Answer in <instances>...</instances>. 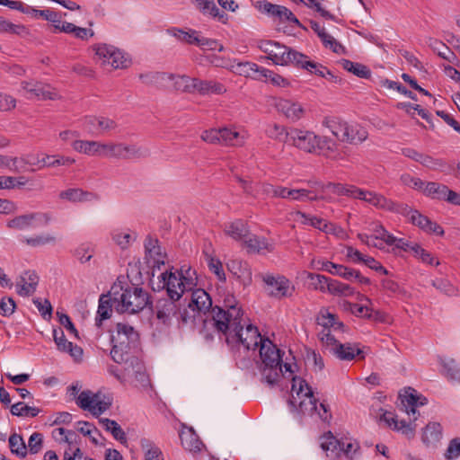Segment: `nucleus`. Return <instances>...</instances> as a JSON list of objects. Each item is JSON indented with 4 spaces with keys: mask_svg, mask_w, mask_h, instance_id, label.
<instances>
[{
    "mask_svg": "<svg viewBox=\"0 0 460 460\" xmlns=\"http://www.w3.org/2000/svg\"><path fill=\"white\" fill-rule=\"evenodd\" d=\"M138 334L133 327L124 324H117V334L112 336L114 343L111 351L112 359L118 364H124V370L128 376L145 382L146 376L143 363L135 356L128 353L130 343L137 341Z\"/></svg>",
    "mask_w": 460,
    "mask_h": 460,
    "instance_id": "f257e3e1",
    "label": "nucleus"
},
{
    "mask_svg": "<svg viewBox=\"0 0 460 460\" xmlns=\"http://www.w3.org/2000/svg\"><path fill=\"white\" fill-rule=\"evenodd\" d=\"M110 295L119 313L137 314L150 304L148 293L133 284L114 283Z\"/></svg>",
    "mask_w": 460,
    "mask_h": 460,
    "instance_id": "f03ea898",
    "label": "nucleus"
},
{
    "mask_svg": "<svg viewBox=\"0 0 460 460\" xmlns=\"http://www.w3.org/2000/svg\"><path fill=\"white\" fill-rule=\"evenodd\" d=\"M279 352V349L268 339L260 346L261 380L270 386L276 385L282 376V359Z\"/></svg>",
    "mask_w": 460,
    "mask_h": 460,
    "instance_id": "7ed1b4c3",
    "label": "nucleus"
},
{
    "mask_svg": "<svg viewBox=\"0 0 460 460\" xmlns=\"http://www.w3.org/2000/svg\"><path fill=\"white\" fill-rule=\"evenodd\" d=\"M162 288L166 289L168 298L179 301L185 292L192 290L196 286L194 279L190 274V269L186 270L183 274V267L180 271H164L159 276Z\"/></svg>",
    "mask_w": 460,
    "mask_h": 460,
    "instance_id": "20e7f679",
    "label": "nucleus"
},
{
    "mask_svg": "<svg viewBox=\"0 0 460 460\" xmlns=\"http://www.w3.org/2000/svg\"><path fill=\"white\" fill-rule=\"evenodd\" d=\"M224 306L225 308L215 306L211 312L213 325L222 334H226L230 326L236 328L239 320H242L243 316L242 308L237 306L235 298L233 296H228L225 298Z\"/></svg>",
    "mask_w": 460,
    "mask_h": 460,
    "instance_id": "39448f33",
    "label": "nucleus"
},
{
    "mask_svg": "<svg viewBox=\"0 0 460 460\" xmlns=\"http://www.w3.org/2000/svg\"><path fill=\"white\" fill-rule=\"evenodd\" d=\"M291 391L292 393H296L299 397L304 396L308 399V404L310 405V408L307 409L305 401L302 400L299 402L301 411H304L305 408V410L315 411L321 420L326 422H329L332 420V415L331 413L329 405L323 402H320L319 405L317 404L318 400L314 396L311 386H309L305 380L293 377Z\"/></svg>",
    "mask_w": 460,
    "mask_h": 460,
    "instance_id": "423d86ee",
    "label": "nucleus"
},
{
    "mask_svg": "<svg viewBox=\"0 0 460 460\" xmlns=\"http://www.w3.org/2000/svg\"><path fill=\"white\" fill-rule=\"evenodd\" d=\"M244 321L243 318L239 320V323L234 326H230V329L226 332V341L230 343L241 344L246 349H255L257 347L261 345L266 339H262L257 327L252 324H247L245 330L243 329Z\"/></svg>",
    "mask_w": 460,
    "mask_h": 460,
    "instance_id": "0eeeda50",
    "label": "nucleus"
},
{
    "mask_svg": "<svg viewBox=\"0 0 460 460\" xmlns=\"http://www.w3.org/2000/svg\"><path fill=\"white\" fill-rule=\"evenodd\" d=\"M260 49L275 65L296 66L299 58H303V53L271 40L262 41Z\"/></svg>",
    "mask_w": 460,
    "mask_h": 460,
    "instance_id": "6e6552de",
    "label": "nucleus"
},
{
    "mask_svg": "<svg viewBox=\"0 0 460 460\" xmlns=\"http://www.w3.org/2000/svg\"><path fill=\"white\" fill-rule=\"evenodd\" d=\"M93 49L102 65H109L114 69H123L129 66L130 60L124 53L115 46L106 43H98L93 46Z\"/></svg>",
    "mask_w": 460,
    "mask_h": 460,
    "instance_id": "1a4fd4ad",
    "label": "nucleus"
},
{
    "mask_svg": "<svg viewBox=\"0 0 460 460\" xmlns=\"http://www.w3.org/2000/svg\"><path fill=\"white\" fill-rule=\"evenodd\" d=\"M21 88L26 98L31 100L46 101L59 98L58 93L55 88L41 82L34 80L22 81Z\"/></svg>",
    "mask_w": 460,
    "mask_h": 460,
    "instance_id": "9d476101",
    "label": "nucleus"
},
{
    "mask_svg": "<svg viewBox=\"0 0 460 460\" xmlns=\"http://www.w3.org/2000/svg\"><path fill=\"white\" fill-rule=\"evenodd\" d=\"M253 5L259 12L267 14L274 20H279L282 22L288 21L297 25L298 27H302L299 20L289 9L285 6L274 4L266 0L256 1Z\"/></svg>",
    "mask_w": 460,
    "mask_h": 460,
    "instance_id": "9b49d317",
    "label": "nucleus"
},
{
    "mask_svg": "<svg viewBox=\"0 0 460 460\" xmlns=\"http://www.w3.org/2000/svg\"><path fill=\"white\" fill-rule=\"evenodd\" d=\"M76 404L83 410L89 411L93 415H100L109 409L110 403L101 399L100 394L90 390L83 391L76 398Z\"/></svg>",
    "mask_w": 460,
    "mask_h": 460,
    "instance_id": "f8f14e48",
    "label": "nucleus"
},
{
    "mask_svg": "<svg viewBox=\"0 0 460 460\" xmlns=\"http://www.w3.org/2000/svg\"><path fill=\"white\" fill-rule=\"evenodd\" d=\"M262 280L267 286L270 296L277 298L290 296L294 290L290 281L281 275L273 276L267 274L262 277Z\"/></svg>",
    "mask_w": 460,
    "mask_h": 460,
    "instance_id": "ddd939ff",
    "label": "nucleus"
},
{
    "mask_svg": "<svg viewBox=\"0 0 460 460\" xmlns=\"http://www.w3.org/2000/svg\"><path fill=\"white\" fill-rule=\"evenodd\" d=\"M289 145L306 153H314L317 135L313 131L291 128H289Z\"/></svg>",
    "mask_w": 460,
    "mask_h": 460,
    "instance_id": "4468645a",
    "label": "nucleus"
},
{
    "mask_svg": "<svg viewBox=\"0 0 460 460\" xmlns=\"http://www.w3.org/2000/svg\"><path fill=\"white\" fill-rule=\"evenodd\" d=\"M178 301L170 298H160L152 307V312L155 319L164 324L169 325L173 317L178 314Z\"/></svg>",
    "mask_w": 460,
    "mask_h": 460,
    "instance_id": "2eb2a0df",
    "label": "nucleus"
},
{
    "mask_svg": "<svg viewBox=\"0 0 460 460\" xmlns=\"http://www.w3.org/2000/svg\"><path fill=\"white\" fill-rule=\"evenodd\" d=\"M275 108L280 114L292 122L301 119L305 114V110L300 102L289 99H277Z\"/></svg>",
    "mask_w": 460,
    "mask_h": 460,
    "instance_id": "dca6fc26",
    "label": "nucleus"
},
{
    "mask_svg": "<svg viewBox=\"0 0 460 460\" xmlns=\"http://www.w3.org/2000/svg\"><path fill=\"white\" fill-rule=\"evenodd\" d=\"M145 259L146 263L155 270L160 269L161 265L165 263V254L162 252L159 241L148 235L145 240Z\"/></svg>",
    "mask_w": 460,
    "mask_h": 460,
    "instance_id": "f3484780",
    "label": "nucleus"
},
{
    "mask_svg": "<svg viewBox=\"0 0 460 460\" xmlns=\"http://www.w3.org/2000/svg\"><path fill=\"white\" fill-rule=\"evenodd\" d=\"M400 212L407 214L410 217L411 223L415 226H418L425 232L432 233L437 235L444 234V230L438 224L432 222L430 219H429L426 216L420 214L419 211L413 210L407 207L406 209L402 208V211Z\"/></svg>",
    "mask_w": 460,
    "mask_h": 460,
    "instance_id": "a211bd4d",
    "label": "nucleus"
},
{
    "mask_svg": "<svg viewBox=\"0 0 460 460\" xmlns=\"http://www.w3.org/2000/svg\"><path fill=\"white\" fill-rule=\"evenodd\" d=\"M188 307L190 311H196L199 314H205L210 309L212 310V300L204 289H196L190 295Z\"/></svg>",
    "mask_w": 460,
    "mask_h": 460,
    "instance_id": "6ab92c4d",
    "label": "nucleus"
},
{
    "mask_svg": "<svg viewBox=\"0 0 460 460\" xmlns=\"http://www.w3.org/2000/svg\"><path fill=\"white\" fill-rule=\"evenodd\" d=\"M50 220L48 214L31 213L22 215L8 221L7 226L12 229L22 230L32 226L33 221H39L43 225H47Z\"/></svg>",
    "mask_w": 460,
    "mask_h": 460,
    "instance_id": "aec40b11",
    "label": "nucleus"
},
{
    "mask_svg": "<svg viewBox=\"0 0 460 460\" xmlns=\"http://www.w3.org/2000/svg\"><path fill=\"white\" fill-rule=\"evenodd\" d=\"M53 340L58 350L69 353L75 359L82 357L83 349L81 347L74 345L71 341H67L62 329H53Z\"/></svg>",
    "mask_w": 460,
    "mask_h": 460,
    "instance_id": "412c9836",
    "label": "nucleus"
},
{
    "mask_svg": "<svg viewBox=\"0 0 460 460\" xmlns=\"http://www.w3.org/2000/svg\"><path fill=\"white\" fill-rule=\"evenodd\" d=\"M313 267L319 270L327 271L332 275L340 276L347 280H352L351 268H348L341 264H336L329 261H312Z\"/></svg>",
    "mask_w": 460,
    "mask_h": 460,
    "instance_id": "4be33fe9",
    "label": "nucleus"
},
{
    "mask_svg": "<svg viewBox=\"0 0 460 460\" xmlns=\"http://www.w3.org/2000/svg\"><path fill=\"white\" fill-rule=\"evenodd\" d=\"M190 2L202 14H208L224 24L227 23L228 15L224 11L219 10L214 0H190Z\"/></svg>",
    "mask_w": 460,
    "mask_h": 460,
    "instance_id": "5701e85b",
    "label": "nucleus"
},
{
    "mask_svg": "<svg viewBox=\"0 0 460 460\" xmlns=\"http://www.w3.org/2000/svg\"><path fill=\"white\" fill-rule=\"evenodd\" d=\"M366 202L375 206L377 208L392 212H400L402 211V208H407V205L394 203L393 200L386 199L385 196L373 191H369L367 193V199Z\"/></svg>",
    "mask_w": 460,
    "mask_h": 460,
    "instance_id": "b1692460",
    "label": "nucleus"
},
{
    "mask_svg": "<svg viewBox=\"0 0 460 460\" xmlns=\"http://www.w3.org/2000/svg\"><path fill=\"white\" fill-rule=\"evenodd\" d=\"M332 198L328 195L319 193V190L309 186L307 189H293L291 200L296 201H319L325 200L330 201Z\"/></svg>",
    "mask_w": 460,
    "mask_h": 460,
    "instance_id": "393cba45",
    "label": "nucleus"
},
{
    "mask_svg": "<svg viewBox=\"0 0 460 460\" xmlns=\"http://www.w3.org/2000/svg\"><path fill=\"white\" fill-rule=\"evenodd\" d=\"M332 352L341 360H352L356 356L364 358V351L358 344L340 343L332 349Z\"/></svg>",
    "mask_w": 460,
    "mask_h": 460,
    "instance_id": "a878e982",
    "label": "nucleus"
},
{
    "mask_svg": "<svg viewBox=\"0 0 460 460\" xmlns=\"http://www.w3.org/2000/svg\"><path fill=\"white\" fill-rule=\"evenodd\" d=\"M368 137L367 130L358 123H348L343 143L349 145H359Z\"/></svg>",
    "mask_w": 460,
    "mask_h": 460,
    "instance_id": "bb28decb",
    "label": "nucleus"
},
{
    "mask_svg": "<svg viewBox=\"0 0 460 460\" xmlns=\"http://www.w3.org/2000/svg\"><path fill=\"white\" fill-rule=\"evenodd\" d=\"M339 149L337 141L326 136H317L314 146V153L323 155L328 158H336Z\"/></svg>",
    "mask_w": 460,
    "mask_h": 460,
    "instance_id": "cd10ccee",
    "label": "nucleus"
},
{
    "mask_svg": "<svg viewBox=\"0 0 460 460\" xmlns=\"http://www.w3.org/2000/svg\"><path fill=\"white\" fill-rule=\"evenodd\" d=\"M119 160H132L146 158L150 155L148 148L136 145L125 144L120 142Z\"/></svg>",
    "mask_w": 460,
    "mask_h": 460,
    "instance_id": "c85d7f7f",
    "label": "nucleus"
},
{
    "mask_svg": "<svg viewBox=\"0 0 460 460\" xmlns=\"http://www.w3.org/2000/svg\"><path fill=\"white\" fill-rule=\"evenodd\" d=\"M243 243L251 252L264 253L265 252H270L274 250V244L266 238L253 234L251 235L250 234Z\"/></svg>",
    "mask_w": 460,
    "mask_h": 460,
    "instance_id": "c756f323",
    "label": "nucleus"
},
{
    "mask_svg": "<svg viewBox=\"0 0 460 460\" xmlns=\"http://www.w3.org/2000/svg\"><path fill=\"white\" fill-rule=\"evenodd\" d=\"M85 121L99 134H109L118 128L115 120L106 117H89Z\"/></svg>",
    "mask_w": 460,
    "mask_h": 460,
    "instance_id": "7c9ffc66",
    "label": "nucleus"
},
{
    "mask_svg": "<svg viewBox=\"0 0 460 460\" xmlns=\"http://www.w3.org/2000/svg\"><path fill=\"white\" fill-rule=\"evenodd\" d=\"M58 197L61 199L70 202H85L97 199V196L94 193L84 190L80 188H71L62 190Z\"/></svg>",
    "mask_w": 460,
    "mask_h": 460,
    "instance_id": "2f4dec72",
    "label": "nucleus"
},
{
    "mask_svg": "<svg viewBox=\"0 0 460 460\" xmlns=\"http://www.w3.org/2000/svg\"><path fill=\"white\" fill-rule=\"evenodd\" d=\"M180 438L182 447L190 452H199L203 447V443L199 440L192 428L182 429L180 432Z\"/></svg>",
    "mask_w": 460,
    "mask_h": 460,
    "instance_id": "473e14b6",
    "label": "nucleus"
},
{
    "mask_svg": "<svg viewBox=\"0 0 460 460\" xmlns=\"http://www.w3.org/2000/svg\"><path fill=\"white\" fill-rule=\"evenodd\" d=\"M234 73L239 75L250 77L254 80H262V71L264 67L259 66L252 62H240L234 66Z\"/></svg>",
    "mask_w": 460,
    "mask_h": 460,
    "instance_id": "72a5a7b5",
    "label": "nucleus"
},
{
    "mask_svg": "<svg viewBox=\"0 0 460 460\" xmlns=\"http://www.w3.org/2000/svg\"><path fill=\"white\" fill-rule=\"evenodd\" d=\"M112 307H114V305L110 292L107 295H102L99 299L97 317L95 319L96 326L101 327L102 321L107 320L111 316Z\"/></svg>",
    "mask_w": 460,
    "mask_h": 460,
    "instance_id": "f704fd0d",
    "label": "nucleus"
},
{
    "mask_svg": "<svg viewBox=\"0 0 460 460\" xmlns=\"http://www.w3.org/2000/svg\"><path fill=\"white\" fill-rule=\"evenodd\" d=\"M347 124V121L335 117H327L323 120V126L327 128L337 140L342 143L343 137H345Z\"/></svg>",
    "mask_w": 460,
    "mask_h": 460,
    "instance_id": "c9c22d12",
    "label": "nucleus"
},
{
    "mask_svg": "<svg viewBox=\"0 0 460 460\" xmlns=\"http://www.w3.org/2000/svg\"><path fill=\"white\" fill-rule=\"evenodd\" d=\"M195 92H199L200 94L217 93L221 94L225 93L226 87L221 83L212 80H200L198 78L194 79Z\"/></svg>",
    "mask_w": 460,
    "mask_h": 460,
    "instance_id": "e433bc0d",
    "label": "nucleus"
},
{
    "mask_svg": "<svg viewBox=\"0 0 460 460\" xmlns=\"http://www.w3.org/2000/svg\"><path fill=\"white\" fill-rule=\"evenodd\" d=\"M247 224L243 220H235L226 226L225 233L236 241L245 240L249 235Z\"/></svg>",
    "mask_w": 460,
    "mask_h": 460,
    "instance_id": "4c0bfd02",
    "label": "nucleus"
},
{
    "mask_svg": "<svg viewBox=\"0 0 460 460\" xmlns=\"http://www.w3.org/2000/svg\"><path fill=\"white\" fill-rule=\"evenodd\" d=\"M168 32L171 35H172L173 37H175L176 39H178L179 40L185 42L187 44L195 45V46H198L200 36H201L200 31H195L192 29H189L188 31H185L181 29L172 28V29L168 30Z\"/></svg>",
    "mask_w": 460,
    "mask_h": 460,
    "instance_id": "58836bf2",
    "label": "nucleus"
},
{
    "mask_svg": "<svg viewBox=\"0 0 460 460\" xmlns=\"http://www.w3.org/2000/svg\"><path fill=\"white\" fill-rule=\"evenodd\" d=\"M220 145L241 146L244 144V137L241 136L239 132L223 128H220Z\"/></svg>",
    "mask_w": 460,
    "mask_h": 460,
    "instance_id": "ea45409f",
    "label": "nucleus"
},
{
    "mask_svg": "<svg viewBox=\"0 0 460 460\" xmlns=\"http://www.w3.org/2000/svg\"><path fill=\"white\" fill-rule=\"evenodd\" d=\"M442 438V427L438 422L428 424L422 433V441L426 445H435Z\"/></svg>",
    "mask_w": 460,
    "mask_h": 460,
    "instance_id": "a19ab883",
    "label": "nucleus"
},
{
    "mask_svg": "<svg viewBox=\"0 0 460 460\" xmlns=\"http://www.w3.org/2000/svg\"><path fill=\"white\" fill-rule=\"evenodd\" d=\"M265 134L271 139L281 143L289 142V129L277 123H270L265 128Z\"/></svg>",
    "mask_w": 460,
    "mask_h": 460,
    "instance_id": "79ce46f5",
    "label": "nucleus"
},
{
    "mask_svg": "<svg viewBox=\"0 0 460 460\" xmlns=\"http://www.w3.org/2000/svg\"><path fill=\"white\" fill-rule=\"evenodd\" d=\"M439 362L443 367V374L447 379L455 382H460V367L454 358H439Z\"/></svg>",
    "mask_w": 460,
    "mask_h": 460,
    "instance_id": "37998d69",
    "label": "nucleus"
},
{
    "mask_svg": "<svg viewBox=\"0 0 460 460\" xmlns=\"http://www.w3.org/2000/svg\"><path fill=\"white\" fill-rule=\"evenodd\" d=\"M72 146L75 151L88 155H100L101 142L98 141L75 140Z\"/></svg>",
    "mask_w": 460,
    "mask_h": 460,
    "instance_id": "c03bdc74",
    "label": "nucleus"
},
{
    "mask_svg": "<svg viewBox=\"0 0 460 460\" xmlns=\"http://www.w3.org/2000/svg\"><path fill=\"white\" fill-rule=\"evenodd\" d=\"M296 67L305 69L306 71L315 74L318 76L325 77L328 68L317 62L309 60L308 57L303 54V58H299Z\"/></svg>",
    "mask_w": 460,
    "mask_h": 460,
    "instance_id": "a18cd8bd",
    "label": "nucleus"
},
{
    "mask_svg": "<svg viewBox=\"0 0 460 460\" xmlns=\"http://www.w3.org/2000/svg\"><path fill=\"white\" fill-rule=\"evenodd\" d=\"M448 187L438 182H426L423 194L435 199L445 200Z\"/></svg>",
    "mask_w": 460,
    "mask_h": 460,
    "instance_id": "49530a36",
    "label": "nucleus"
},
{
    "mask_svg": "<svg viewBox=\"0 0 460 460\" xmlns=\"http://www.w3.org/2000/svg\"><path fill=\"white\" fill-rule=\"evenodd\" d=\"M296 215L303 218L302 224L304 225H309L324 233H329L331 230L332 225L321 217L311 216L301 211H297Z\"/></svg>",
    "mask_w": 460,
    "mask_h": 460,
    "instance_id": "de8ad7c7",
    "label": "nucleus"
},
{
    "mask_svg": "<svg viewBox=\"0 0 460 460\" xmlns=\"http://www.w3.org/2000/svg\"><path fill=\"white\" fill-rule=\"evenodd\" d=\"M307 185L319 190V193H323L324 195H327V191L330 190L335 195L342 196V190H344V184L333 182L323 183L316 180L308 181Z\"/></svg>",
    "mask_w": 460,
    "mask_h": 460,
    "instance_id": "09e8293b",
    "label": "nucleus"
},
{
    "mask_svg": "<svg viewBox=\"0 0 460 460\" xmlns=\"http://www.w3.org/2000/svg\"><path fill=\"white\" fill-rule=\"evenodd\" d=\"M8 443L12 454L19 456L20 458L26 457L28 454L27 446L21 435L13 433L9 437Z\"/></svg>",
    "mask_w": 460,
    "mask_h": 460,
    "instance_id": "8fccbe9b",
    "label": "nucleus"
},
{
    "mask_svg": "<svg viewBox=\"0 0 460 460\" xmlns=\"http://www.w3.org/2000/svg\"><path fill=\"white\" fill-rule=\"evenodd\" d=\"M75 163V159L68 156L45 155L41 160H38L37 164L40 167L69 166Z\"/></svg>",
    "mask_w": 460,
    "mask_h": 460,
    "instance_id": "3c124183",
    "label": "nucleus"
},
{
    "mask_svg": "<svg viewBox=\"0 0 460 460\" xmlns=\"http://www.w3.org/2000/svg\"><path fill=\"white\" fill-rule=\"evenodd\" d=\"M193 77H190L188 75H175L172 78V86L173 89L180 92L184 93H194L195 92V84Z\"/></svg>",
    "mask_w": 460,
    "mask_h": 460,
    "instance_id": "603ef678",
    "label": "nucleus"
},
{
    "mask_svg": "<svg viewBox=\"0 0 460 460\" xmlns=\"http://www.w3.org/2000/svg\"><path fill=\"white\" fill-rule=\"evenodd\" d=\"M140 445L145 451V460H164L161 449L149 439L142 438Z\"/></svg>",
    "mask_w": 460,
    "mask_h": 460,
    "instance_id": "864d4df0",
    "label": "nucleus"
},
{
    "mask_svg": "<svg viewBox=\"0 0 460 460\" xmlns=\"http://www.w3.org/2000/svg\"><path fill=\"white\" fill-rule=\"evenodd\" d=\"M341 64L345 70L360 78H368L371 75V71L365 65L355 63L348 59H343Z\"/></svg>",
    "mask_w": 460,
    "mask_h": 460,
    "instance_id": "5fc2aeb1",
    "label": "nucleus"
},
{
    "mask_svg": "<svg viewBox=\"0 0 460 460\" xmlns=\"http://www.w3.org/2000/svg\"><path fill=\"white\" fill-rule=\"evenodd\" d=\"M411 393L406 392V394L402 398V403L405 407L406 412L410 415H413V420H417L416 414V407L418 406V401L420 399V396L415 394V390L409 388Z\"/></svg>",
    "mask_w": 460,
    "mask_h": 460,
    "instance_id": "6e6d98bb",
    "label": "nucleus"
},
{
    "mask_svg": "<svg viewBox=\"0 0 460 460\" xmlns=\"http://www.w3.org/2000/svg\"><path fill=\"white\" fill-rule=\"evenodd\" d=\"M328 292L333 296H352L355 291L354 288L348 284L336 279H331L328 285Z\"/></svg>",
    "mask_w": 460,
    "mask_h": 460,
    "instance_id": "4d7b16f0",
    "label": "nucleus"
},
{
    "mask_svg": "<svg viewBox=\"0 0 460 460\" xmlns=\"http://www.w3.org/2000/svg\"><path fill=\"white\" fill-rule=\"evenodd\" d=\"M317 323L323 326V329L340 330L343 327V323L337 320L336 315L328 312L321 313L317 318Z\"/></svg>",
    "mask_w": 460,
    "mask_h": 460,
    "instance_id": "13d9d810",
    "label": "nucleus"
},
{
    "mask_svg": "<svg viewBox=\"0 0 460 460\" xmlns=\"http://www.w3.org/2000/svg\"><path fill=\"white\" fill-rule=\"evenodd\" d=\"M40 411L39 408L28 406L22 402L11 406V413L19 417H36Z\"/></svg>",
    "mask_w": 460,
    "mask_h": 460,
    "instance_id": "bf43d9fd",
    "label": "nucleus"
},
{
    "mask_svg": "<svg viewBox=\"0 0 460 460\" xmlns=\"http://www.w3.org/2000/svg\"><path fill=\"white\" fill-rule=\"evenodd\" d=\"M429 45L434 51L438 52V55L440 58L447 60L450 63H455V60L456 59V55L442 41L438 40H431Z\"/></svg>",
    "mask_w": 460,
    "mask_h": 460,
    "instance_id": "052dcab7",
    "label": "nucleus"
},
{
    "mask_svg": "<svg viewBox=\"0 0 460 460\" xmlns=\"http://www.w3.org/2000/svg\"><path fill=\"white\" fill-rule=\"evenodd\" d=\"M372 235L377 243L391 244L394 242V236L387 232L382 225L374 224L372 227Z\"/></svg>",
    "mask_w": 460,
    "mask_h": 460,
    "instance_id": "680f3d73",
    "label": "nucleus"
},
{
    "mask_svg": "<svg viewBox=\"0 0 460 460\" xmlns=\"http://www.w3.org/2000/svg\"><path fill=\"white\" fill-rule=\"evenodd\" d=\"M120 142L101 143L100 155L107 158L119 159Z\"/></svg>",
    "mask_w": 460,
    "mask_h": 460,
    "instance_id": "e2e57ef3",
    "label": "nucleus"
},
{
    "mask_svg": "<svg viewBox=\"0 0 460 460\" xmlns=\"http://www.w3.org/2000/svg\"><path fill=\"white\" fill-rule=\"evenodd\" d=\"M321 447L323 451L335 452L341 447V441L338 440L331 431L321 437Z\"/></svg>",
    "mask_w": 460,
    "mask_h": 460,
    "instance_id": "0e129e2a",
    "label": "nucleus"
},
{
    "mask_svg": "<svg viewBox=\"0 0 460 460\" xmlns=\"http://www.w3.org/2000/svg\"><path fill=\"white\" fill-rule=\"evenodd\" d=\"M419 163L430 170H439V171H443L447 164L444 160L432 157L426 154L421 155V157H420Z\"/></svg>",
    "mask_w": 460,
    "mask_h": 460,
    "instance_id": "69168bd1",
    "label": "nucleus"
},
{
    "mask_svg": "<svg viewBox=\"0 0 460 460\" xmlns=\"http://www.w3.org/2000/svg\"><path fill=\"white\" fill-rule=\"evenodd\" d=\"M307 278L311 280V285L314 289H318L322 292H328V285L332 279L314 273H308Z\"/></svg>",
    "mask_w": 460,
    "mask_h": 460,
    "instance_id": "338daca9",
    "label": "nucleus"
},
{
    "mask_svg": "<svg viewBox=\"0 0 460 460\" xmlns=\"http://www.w3.org/2000/svg\"><path fill=\"white\" fill-rule=\"evenodd\" d=\"M26 446L28 453L31 455L38 454L43 447V435L39 432L32 433Z\"/></svg>",
    "mask_w": 460,
    "mask_h": 460,
    "instance_id": "774afa93",
    "label": "nucleus"
}]
</instances>
